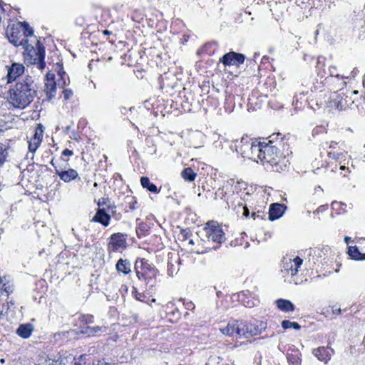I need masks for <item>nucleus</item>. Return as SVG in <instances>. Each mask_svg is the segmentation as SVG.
Instances as JSON below:
<instances>
[{"instance_id": "nucleus-1", "label": "nucleus", "mask_w": 365, "mask_h": 365, "mask_svg": "<svg viewBox=\"0 0 365 365\" xmlns=\"http://www.w3.org/2000/svg\"><path fill=\"white\" fill-rule=\"evenodd\" d=\"M37 85L31 76H26L19 81L11 93V103L19 108H25L34 99L37 93Z\"/></svg>"}, {"instance_id": "nucleus-2", "label": "nucleus", "mask_w": 365, "mask_h": 365, "mask_svg": "<svg viewBox=\"0 0 365 365\" xmlns=\"http://www.w3.org/2000/svg\"><path fill=\"white\" fill-rule=\"evenodd\" d=\"M260 161L262 163H268L271 165H275L276 167L279 166L281 170H283V166H287L286 163L287 162L284 158H282V155H279L278 148L272 145V141L271 140H269L268 143H264ZM276 170L278 171L279 168H277Z\"/></svg>"}, {"instance_id": "nucleus-3", "label": "nucleus", "mask_w": 365, "mask_h": 365, "mask_svg": "<svg viewBox=\"0 0 365 365\" xmlns=\"http://www.w3.org/2000/svg\"><path fill=\"white\" fill-rule=\"evenodd\" d=\"M157 270L147 262H142L141 271L136 270L139 280L144 282L147 290H152L156 284Z\"/></svg>"}, {"instance_id": "nucleus-4", "label": "nucleus", "mask_w": 365, "mask_h": 365, "mask_svg": "<svg viewBox=\"0 0 365 365\" xmlns=\"http://www.w3.org/2000/svg\"><path fill=\"white\" fill-rule=\"evenodd\" d=\"M204 231L208 241L211 240L217 243H222L225 239V233L221 226L215 221H210L206 223Z\"/></svg>"}, {"instance_id": "nucleus-5", "label": "nucleus", "mask_w": 365, "mask_h": 365, "mask_svg": "<svg viewBox=\"0 0 365 365\" xmlns=\"http://www.w3.org/2000/svg\"><path fill=\"white\" fill-rule=\"evenodd\" d=\"M245 57L243 54L230 51L225 53L220 58L221 62L225 66H235L239 67L245 61Z\"/></svg>"}, {"instance_id": "nucleus-6", "label": "nucleus", "mask_w": 365, "mask_h": 365, "mask_svg": "<svg viewBox=\"0 0 365 365\" xmlns=\"http://www.w3.org/2000/svg\"><path fill=\"white\" fill-rule=\"evenodd\" d=\"M7 74L6 76V84L14 81L18 77L21 76L25 71L24 64L20 63H12L10 66H6Z\"/></svg>"}, {"instance_id": "nucleus-7", "label": "nucleus", "mask_w": 365, "mask_h": 365, "mask_svg": "<svg viewBox=\"0 0 365 365\" xmlns=\"http://www.w3.org/2000/svg\"><path fill=\"white\" fill-rule=\"evenodd\" d=\"M56 87L57 83L55 81L54 74L48 73L46 76V82L43 90L47 100L51 101L56 97Z\"/></svg>"}, {"instance_id": "nucleus-8", "label": "nucleus", "mask_w": 365, "mask_h": 365, "mask_svg": "<svg viewBox=\"0 0 365 365\" xmlns=\"http://www.w3.org/2000/svg\"><path fill=\"white\" fill-rule=\"evenodd\" d=\"M19 24H17L13 25L6 31L9 41L15 46L23 45L26 41L23 35L21 34Z\"/></svg>"}, {"instance_id": "nucleus-9", "label": "nucleus", "mask_w": 365, "mask_h": 365, "mask_svg": "<svg viewBox=\"0 0 365 365\" xmlns=\"http://www.w3.org/2000/svg\"><path fill=\"white\" fill-rule=\"evenodd\" d=\"M331 102L339 110H345L354 103L351 97L347 94H343V96H341L340 93H335L331 98Z\"/></svg>"}, {"instance_id": "nucleus-10", "label": "nucleus", "mask_w": 365, "mask_h": 365, "mask_svg": "<svg viewBox=\"0 0 365 365\" xmlns=\"http://www.w3.org/2000/svg\"><path fill=\"white\" fill-rule=\"evenodd\" d=\"M264 143L265 142H257L256 140L253 145H251L247 154H245L244 157L256 162L260 161Z\"/></svg>"}, {"instance_id": "nucleus-11", "label": "nucleus", "mask_w": 365, "mask_h": 365, "mask_svg": "<svg viewBox=\"0 0 365 365\" xmlns=\"http://www.w3.org/2000/svg\"><path fill=\"white\" fill-rule=\"evenodd\" d=\"M302 264V259L298 257L294 259H288L284 261L283 262V268L284 270L289 274L291 276H294L297 274L298 272V269Z\"/></svg>"}, {"instance_id": "nucleus-12", "label": "nucleus", "mask_w": 365, "mask_h": 365, "mask_svg": "<svg viewBox=\"0 0 365 365\" xmlns=\"http://www.w3.org/2000/svg\"><path fill=\"white\" fill-rule=\"evenodd\" d=\"M113 251H116L120 248H125L126 247V238L120 233L113 234L110 237L109 242Z\"/></svg>"}, {"instance_id": "nucleus-13", "label": "nucleus", "mask_w": 365, "mask_h": 365, "mask_svg": "<svg viewBox=\"0 0 365 365\" xmlns=\"http://www.w3.org/2000/svg\"><path fill=\"white\" fill-rule=\"evenodd\" d=\"M111 212L106 210V207L98 208L93 221L99 222L104 226H108L110 222Z\"/></svg>"}, {"instance_id": "nucleus-14", "label": "nucleus", "mask_w": 365, "mask_h": 365, "mask_svg": "<svg viewBox=\"0 0 365 365\" xmlns=\"http://www.w3.org/2000/svg\"><path fill=\"white\" fill-rule=\"evenodd\" d=\"M66 359L60 355L41 357L38 365H66Z\"/></svg>"}, {"instance_id": "nucleus-15", "label": "nucleus", "mask_w": 365, "mask_h": 365, "mask_svg": "<svg viewBox=\"0 0 365 365\" xmlns=\"http://www.w3.org/2000/svg\"><path fill=\"white\" fill-rule=\"evenodd\" d=\"M319 63L320 61H318V66L319 65ZM323 66L324 67L323 68H319L318 67V75H319L322 78L324 77L325 78H327L328 76L339 78V75L337 73V69L336 66L332 65H329L327 66L324 64H323Z\"/></svg>"}, {"instance_id": "nucleus-16", "label": "nucleus", "mask_w": 365, "mask_h": 365, "mask_svg": "<svg viewBox=\"0 0 365 365\" xmlns=\"http://www.w3.org/2000/svg\"><path fill=\"white\" fill-rule=\"evenodd\" d=\"M286 207L279 203H274L270 205L269 211V219L270 220H274L280 217L284 210Z\"/></svg>"}, {"instance_id": "nucleus-17", "label": "nucleus", "mask_w": 365, "mask_h": 365, "mask_svg": "<svg viewBox=\"0 0 365 365\" xmlns=\"http://www.w3.org/2000/svg\"><path fill=\"white\" fill-rule=\"evenodd\" d=\"M331 352L328 350L327 347H319L313 351V354L317 359L324 363H327L330 359L331 354L334 353V350L330 349Z\"/></svg>"}, {"instance_id": "nucleus-18", "label": "nucleus", "mask_w": 365, "mask_h": 365, "mask_svg": "<svg viewBox=\"0 0 365 365\" xmlns=\"http://www.w3.org/2000/svg\"><path fill=\"white\" fill-rule=\"evenodd\" d=\"M255 141L256 140L249 138L247 136L242 137L240 144L237 145V151L240 152L244 157L245 154H247L251 145H252Z\"/></svg>"}, {"instance_id": "nucleus-19", "label": "nucleus", "mask_w": 365, "mask_h": 365, "mask_svg": "<svg viewBox=\"0 0 365 365\" xmlns=\"http://www.w3.org/2000/svg\"><path fill=\"white\" fill-rule=\"evenodd\" d=\"M56 174L65 182H68L72 180H75L78 177V173L74 169H68V170H56Z\"/></svg>"}, {"instance_id": "nucleus-20", "label": "nucleus", "mask_w": 365, "mask_h": 365, "mask_svg": "<svg viewBox=\"0 0 365 365\" xmlns=\"http://www.w3.org/2000/svg\"><path fill=\"white\" fill-rule=\"evenodd\" d=\"M265 328L266 324L263 322L250 323L247 327V332L250 336H255L259 334Z\"/></svg>"}, {"instance_id": "nucleus-21", "label": "nucleus", "mask_w": 365, "mask_h": 365, "mask_svg": "<svg viewBox=\"0 0 365 365\" xmlns=\"http://www.w3.org/2000/svg\"><path fill=\"white\" fill-rule=\"evenodd\" d=\"M107 331V328L103 326H96V327H90L86 326L83 327L81 329V332L83 334H87L88 336H98L103 333Z\"/></svg>"}, {"instance_id": "nucleus-22", "label": "nucleus", "mask_w": 365, "mask_h": 365, "mask_svg": "<svg viewBox=\"0 0 365 365\" xmlns=\"http://www.w3.org/2000/svg\"><path fill=\"white\" fill-rule=\"evenodd\" d=\"M35 57L34 58V63L38 65V68L42 70L45 68L46 63L44 62V49L40 46L38 47L37 51H34Z\"/></svg>"}, {"instance_id": "nucleus-23", "label": "nucleus", "mask_w": 365, "mask_h": 365, "mask_svg": "<svg viewBox=\"0 0 365 365\" xmlns=\"http://www.w3.org/2000/svg\"><path fill=\"white\" fill-rule=\"evenodd\" d=\"M34 331V326L31 324L27 323L21 324L16 330V334L22 338L27 339Z\"/></svg>"}, {"instance_id": "nucleus-24", "label": "nucleus", "mask_w": 365, "mask_h": 365, "mask_svg": "<svg viewBox=\"0 0 365 365\" xmlns=\"http://www.w3.org/2000/svg\"><path fill=\"white\" fill-rule=\"evenodd\" d=\"M115 267L118 272H122L124 274H128L131 272L130 262L127 259H120L117 262Z\"/></svg>"}, {"instance_id": "nucleus-25", "label": "nucleus", "mask_w": 365, "mask_h": 365, "mask_svg": "<svg viewBox=\"0 0 365 365\" xmlns=\"http://www.w3.org/2000/svg\"><path fill=\"white\" fill-rule=\"evenodd\" d=\"M277 307L284 312H292L294 309V304L289 301L283 299H279L276 301Z\"/></svg>"}, {"instance_id": "nucleus-26", "label": "nucleus", "mask_w": 365, "mask_h": 365, "mask_svg": "<svg viewBox=\"0 0 365 365\" xmlns=\"http://www.w3.org/2000/svg\"><path fill=\"white\" fill-rule=\"evenodd\" d=\"M1 289L4 290L8 295L13 292V284L9 276H4L0 279Z\"/></svg>"}, {"instance_id": "nucleus-27", "label": "nucleus", "mask_w": 365, "mask_h": 365, "mask_svg": "<svg viewBox=\"0 0 365 365\" xmlns=\"http://www.w3.org/2000/svg\"><path fill=\"white\" fill-rule=\"evenodd\" d=\"M98 208L106 207L108 212L114 214L115 212V206L113 205L108 198L102 197L98 202Z\"/></svg>"}, {"instance_id": "nucleus-28", "label": "nucleus", "mask_w": 365, "mask_h": 365, "mask_svg": "<svg viewBox=\"0 0 365 365\" xmlns=\"http://www.w3.org/2000/svg\"><path fill=\"white\" fill-rule=\"evenodd\" d=\"M140 183L144 188H147L152 192L158 193L159 192L156 185H155L153 183H151L150 179L148 177H142L140 178Z\"/></svg>"}, {"instance_id": "nucleus-29", "label": "nucleus", "mask_w": 365, "mask_h": 365, "mask_svg": "<svg viewBox=\"0 0 365 365\" xmlns=\"http://www.w3.org/2000/svg\"><path fill=\"white\" fill-rule=\"evenodd\" d=\"M196 176L197 173L191 168H186L181 172V177L188 182L194 181Z\"/></svg>"}, {"instance_id": "nucleus-30", "label": "nucleus", "mask_w": 365, "mask_h": 365, "mask_svg": "<svg viewBox=\"0 0 365 365\" xmlns=\"http://www.w3.org/2000/svg\"><path fill=\"white\" fill-rule=\"evenodd\" d=\"M8 149L6 145L0 142V167L3 166L9 156Z\"/></svg>"}, {"instance_id": "nucleus-31", "label": "nucleus", "mask_w": 365, "mask_h": 365, "mask_svg": "<svg viewBox=\"0 0 365 365\" xmlns=\"http://www.w3.org/2000/svg\"><path fill=\"white\" fill-rule=\"evenodd\" d=\"M247 324H245L244 323H240L239 324H235V332L237 335L239 336H245V338H247L250 335H248V333L247 332Z\"/></svg>"}, {"instance_id": "nucleus-32", "label": "nucleus", "mask_w": 365, "mask_h": 365, "mask_svg": "<svg viewBox=\"0 0 365 365\" xmlns=\"http://www.w3.org/2000/svg\"><path fill=\"white\" fill-rule=\"evenodd\" d=\"M348 253L352 259H365V255L361 256V254L359 251L358 248L355 246L349 247Z\"/></svg>"}, {"instance_id": "nucleus-33", "label": "nucleus", "mask_w": 365, "mask_h": 365, "mask_svg": "<svg viewBox=\"0 0 365 365\" xmlns=\"http://www.w3.org/2000/svg\"><path fill=\"white\" fill-rule=\"evenodd\" d=\"M21 29H22L24 34L23 36L25 38V37L31 36L34 34V30L32 28H31L28 23L26 22H21L19 23Z\"/></svg>"}, {"instance_id": "nucleus-34", "label": "nucleus", "mask_w": 365, "mask_h": 365, "mask_svg": "<svg viewBox=\"0 0 365 365\" xmlns=\"http://www.w3.org/2000/svg\"><path fill=\"white\" fill-rule=\"evenodd\" d=\"M220 331L224 335L233 336L235 332V324H228L225 327L221 328Z\"/></svg>"}, {"instance_id": "nucleus-35", "label": "nucleus", "mask_w": 365, "mask_h": 365, "mask_svg": "<svg viewBox=\"0 0 365 365\" xmlns=\"http://www.w3.org/2000/svg\"><path fill=\"white\" fill-rule=\"evenodd\" d=\"M282 327L284 329H287L289 328H293L296 330H299L301 328V326L297 323L294 322H290L289 320H284L282 322Z\"/></svg>"}, {"instance_id": "nucleus-36", "label": "nucleus", "mask_w": 365, "mask_h": 365, "mask_svg": "<svg viewBox=\"0 0 365 365\" xmlns=\"http://www.w3.org/2000/svg\"><path fill=\"white\" fill-rule=\"evenodd\" d=\"M60 77V79L58 80L57 86H58L60 88H63L67 85V81L66 79V77L67 78V80L69 81L68 77L67 76L66 73L65 72H58V74Z\"/></svg>"}, {"instance_id": "nucleus-37", "label": "nucleus", "mask_w": 365, "mask_h": 365, "mask_svg": "<svg viewBox=\"0 0 365 365\" xmlns=\"http://www.w3.org/2000/svg\"><path fill=\"white\" fill-rule=\"evenodd\" d=\"M43 126L39 124L37 126V128L35 129L34 137L32 138L41 142L42 138H43Z\"/></svg>"}, {"instance_id": "nucleus-38", "label": "nucleus", "mask_w": 365, "mask_h": 365, "mask_svg": "<svg viewBox=\"0 0 365 365\" xmlns=\"http://www.w3.org/2000/svg\"><path fill=\"white\" fill-rule=\"evenodd\" d=\"M41 142L31 138L29 141V151L32 152V153H34L37 150V148H38V146L41 144Z\"/></svg>"}, {"instance_id": "nucleus-39", "label": "nucleus", "mask_w": 365, "mask_h": 365, "mask_svg": "<svg viewBox=\"0 0 365 365\" xmlns=\"http://www.w3.org/2000/svg\"><path fill=\"white\" fill-rule=\"evenodd\" d=\"M287 358L288 361L291 364H292V365H299V361H298L299 359H298L297 356H295L293 354H288Z\"/></svg>"}, {"instance_id": "nucleus-40", "label": "nucleus", "mask_w": 365, "mask_h": 365, "mask_svg": "<svg viewBox=\"0 0 365 365\" xmlns=\"http://www.w3.org/2000/svg\"><path fill=\"white\" fill-rule=\"evenodd\" d=\"M133 294H134L135 298L137 300H139L141 302L143 301V298L145 297V294L143 293L138 292L136 288H134Z\"/></svg>"}, {"instance_id": "nucleus-41", "label": "nucleus", "mask_w": 365, "mask_h": 365, "mask_svg": "<svg viewBox=\"0 0 365 365\" xmlns=\"http://www.w3.org/2000/svg\"><path fill=\"white\" fill-rule=\"evenodd\" d=\"M63 98L65 100H68L73 96V91L71 89H65L63 91Z\"/></svg>"}, {"instance_id": "nucleus-42", "label": "nucleus", "mask_w": 365, "mask_h": 365, "mask_svg": "<svg viewBox=\"0 0 365 365\" xmlns=\"http://www.w3.org/2000/svg\"><path fill=\"white\" fill-rule=\"evenodd\" d=\"M62 155H66V156H71L73 155V153L72 150H70L68 149H65L63 151Z\"/></svg>"}, {"instance_id": "nucleus-43", "label": "nucleus", "mask_w": 365, "mask_h": 365, "mask_svg": "<svg viewBox=\"0 0 365 365\" xmlns=\"http://www.w3.org/2000/svg\"><path fill=\"white\" fill-rule=\"evenodd\" d=\"M242 209H243V215L245 217H247L250 214L248 208L247 207L244 206L242 207Z\"/></svg>"}, {"instance_id": "nucleus-44", "label": "nucleus", "mask_w": 365, "mask_h": 365, "mask_svg": "<svg viewBox=\"0 0 365 365\" xmlns=\"http://www.w3.org/2000/svg\"><path fill=\"white\" fill-rule=\"evenodd\" d=\"M186 307L187 309H194V304L190 302L186 304Z\"/></svg>"}, {"instance_id": "nucleus-45", "label": "nucleus", "mask_w": 365, "mask_h": 365, "mask_svg": "<svg viewBox=\"0 0 365 365\" xmlns=\"http://www.w3.org/2000/svg\"><path fill=\"white\" fill-rule=\"evenodd\" d=\"M304 98V96L300 94L299 95V97L297 96L296 98V104H297V103L300 101V100H302V98Z\"/></svg>"}, {"instance_id": "nucleus-46", "label": "nucleus", "mask_w": 365, "mask_h": 365, "mask_svg": "<svg viewBox=\"0 0 365 365\" xmlns=\"http://www.w3.org/2000/svg\"><path fill=\"white\" fill-rule=\"evenodd\" d=\"M336 145H337V143H336L334 141H331V143H330L329 147L331 148H334Z\"/></svg>"}, {"instance_id": "nucleus-47", "label": "nucleus", "mask_w": 365, "mask_h": 365, "mask_svg": "<svg viewBox=\"0 0 365 365\" xmlns=\"http://www.w3.org/2000/svg\"><path fill=\"white\" fill-rule=\"evenodd\" d=\"M333 312L334 314H341V309L340 308L336 309L335 310H333Z\"/></svg>"}, {"instance_id": "nucleus-48", "label": "nucleus", "mask_w": 365, "mask_h": 365, "mask_svg": "<svg viewBox=\"0 0 365 365\" xmlns=\"http://www.w3.org/2000/svg\"><path fill=\"white\" fill-rule=\"evenodd\" d=\"M350 240H351V238L349 237H345V238H344V241L346 244H349Z\"/></svg>"}, {"instance_id": "nucleus-49", "label": "nucleus", "mask_w": 365, "mask_h": 365, "mask_svg": "<svg viewBox=\"0 0 365 365\" xmlns=\"http://www.w3.org/2000/svg\"><path fill=\"white\" fill-rule=\"evenodd\" d=\"M103 34H106V35H108V34H110V31H108V30H104L103 31Z\"/></svg>"}, {"instance_id": "nucleus-50", "label": "nucleus", "mask_w": 365, "mask_h": 365, "mask_svg": "<svg viewBox=\"0 0 365 365\" xmlns=\"http://www.w3.org/2000/svg\"><path fill=\"white\" fill-rule=\"evenodd\" d=\"M351 94H357L358 91H354L351 92Z\"/></svg>"}, {"instance_id": "nucleus-51", "label": "nucleus", "mask_w": 365, "mask_h": 365, "mask_svg": "<svg viewBox=\"0 0 365 365\" xmlns=\"http://www.w3.org/2000/svg\"><path fill=\"white\" fill-rule=\"evenodd\" d=\"M182 233H185V236L186 237V235L187 234V232L186 230H182Z\"/></svg>"}, {"instance_id": "nucleus-52", "label": "nucleus", "mask_w": 365, "mask_h": 365, "mask_svg": "<svg viewBox=\"0 0 365 365\" xmlns=\"http://www.w3.org/2000/svg\"><path fill=\"white\" fill-rule=\"evenodd\" d=\"M189 243H190V244H191V245H193V244H194V242H193V240H190L189 241Z\"/></svg>"}, {"instance_id": "nucleus-53", "label": "nucleus", "mask_w": 365, "mask_h": 365, "mask_svg": "<svg viewBox=\"0 0 365 365\" xmlns=\"http://www.w3.org/2000/svg\"><path fill=\"white\" fill-rule=\"evenodd\" d=\"M97 186H98L97 182H95V183L93 184V187H96Z\"/></svg>"}, {"instance_id": "nucleus-54", "label": "nucleus", "mask_w": 365, "mask_h": 365, "mask_svg": "<svg viewBox=\"0 0 365 365\" xmlns=\"http://www.w3.org/2000/svg\"><path fill=\"white\" fill-rule=\"evenodd\" d=\"M340 169H341V170H344V169H345V167H344V166H341V167H340Z\"/></svg>"}, {"instance_id": "nucleus-55", "label": "nucleus", "mask_w": 365, "mask_h": 365, "mask_svg": "<svg viewBox=\"0 0 365 365\" xmlns=\"http://www.w3.org/2000/svg\"><path fill=\"white\" fill-rule=\"evenodd\" d=\"M255 215H256V214H255V212H253V213H252V216L253 217H255Z\"/></svg>"}, {"instance_id": "nucleus-56", "label": "nucleus", "mask_w": 365, "mask_h": 365, "mask_svg": "<svg viewBox=\"0 0 365 365\" xmlns=\"http://www.w3.org/2000/svg\"><path fill=\"white\" fill-rule=\"evenodd\" d=\"M152 302H155V299H152Z\"/></svg>"}]
</instances>
